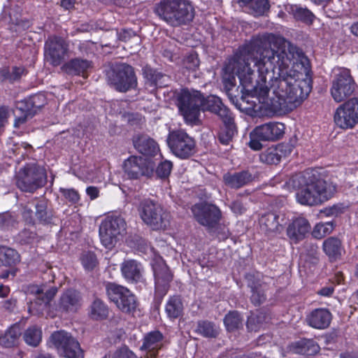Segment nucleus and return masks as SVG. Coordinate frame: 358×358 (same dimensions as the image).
<instances>
[{"label":"nucleus","mask_w":358,"mask_h":358,"mask_svg":"<svg viewBox=\"0 0 358 358\" xmlns=\"http://www.w3.org/2000/svg\"><path fill=\"white\" fill-rule=\"evenodd\" d=\"M172 167V162L168 160H165L158 165L156 173L159 177L166 178L171 173Z\"/></svg>","instance_id":"obj_51"},{"label":"nucleus","mask_w":358,"mask_h":358,"mask_svg":"<svg viewBox=\"0 0 358 358\" xmlns=\"http://www.w3.org/2000/svg\"><path fill=\"white\" fill-rule=\"evenodd\" d=\"M50 342L59 354L66 358L84 357L80 343L65 331L54 332L50 336Z\"/></svg>","instance_id":"obj_11"},{"label":"nucleus","mask_w":358,"mask_h":358,"mask_svg":"<svg viewBox=\"0 0 358 358\" xmlns=\"http://www.w3.org/2000/svg\"><path fill=\"white\" fill-rule=\"evenodd\" d=\"M252 135V138L250 141V148H252V150H259L262 148V143H260V141H262V140H258L257 138H256L253 134L252 133L251 134Z\"/></svg>","instance_id":"obj_63"},{"label":"nucleus","mask_w":358,"mask_h":358,"mask_svg":"<svg viewBox=\"0 0 358 358\" xmlns=\"http://www.w3.org/2000/svg\"><path fill=\"white\" fill-rule=\"evenodd\" d=\"M292 108L300 106L312 89L311 67L308 58L292 46Z\"/></svg>","instance_id":"obj_4"},{"label":"nucleus","mask_w":358,"mask_h":358,"mask_svg":"<svg viewBox=\"0 0 358 358\" xmlns=\"http://www.w3.org/2000/svg\"><path fill=\"white\" fill-rule=\"evenodd\" d=\"M151 264L155 276L156 296L162 299L169 290L173 276L162 257H155Z\"/></svg>","instance_id":"obj_17"},{"label":"nucleus","mask_w":358,"mask_h":358,"mask_svg":"<svg viewBox=\"0 0 358 358\" xmlns=\"http://www.w3.org/2000/svg\"><path fill=\"white\" fill-rule=\"evenodd\" d=\"M59 192L62 195L71 203H76L80 200L78 192L73 188H60Z\"/></svg>","instance_id":"obj_49"},{"label":"nucleus","mask_w":358,"mask_h":358,"mask_svg":"<svg viewBox=\"0 0 358 358\" xmlns=\"http://www.w3.org/2000/svg\"><path fill=\"white\" fill-rule=\"evenodd\" d=\"M9 116L10 111L8 108L5 106L0 107V129L7 123Z\"/></svg>","instance_id":"obj_59"},{"label":"nucleus","mask_w":358,"mask_h":358,"mask_svg":"<svg viewBox=\"0 0 358 358\" xmlns=\"http://www.w3.org/2000/svg\"><path fill=\"white\" fill-rule=\"evenodd\" d=\"M224 323L228 331H233L243 326V318L238 312L230 311L225 315Z\"/></svg>","instance_id":"obj_39"},{"label":"nucleus","mask_w":358,"mask_h":358,"mask_svg":"<svg viewBox=\"0 0 358 358\" xmlns=\"http://www.w3.org/2000/svg\"><path fill=\"white\" fill-rule=\"evenodd\" d=\"M19 261V255L16 250L4 247H0V266H12Z\"/></svg>","instance_id":"obj_37"},{"label":"nucleus","mask_w":358,"mask_h":358,"mask_svg":"<svg viewBox=\"0 0 358 358\" xmlns=\"http://www.w3.org/2000/svg\"><path fill=\"white\" fill-rule=\"evenodd\" d=\"M154 163L142 157L131 156L124 162V171L130 179L150 176L154 170Z\"/></svg>","instance_id":"obj_19"},{"label":"nucleus","mask_w":358,"mask_h":358,"mask_svg":"<svg viewBox=\"0 0 358 358\" xmlns=\"http://www.w3.org/2000/svg\"><path fill=\"white\" fill-rule=\"evenodd\" d=\"M224 128L222 129L219 134L220 141L224 145H228L231 141L235 134V127L234 125V118L231 115L230 122H224Z\"/></svg>","instance_id":"obj_41"},{"label":"nucleus","mask_w":358,"mask_h":358,"mask_svg":"<svg viewBox=\"0 0 358 358\" xmlns=\"http://www.w3.org/2000/svg\"><path fill=\"white\" fill-rule=\"evenodd\" d=\"M80 306V296L73 289L65 292L61 296L59 308L64 311H75Z\"/></svg>","instance_id":"obj_27"},{"label":"nucleus","mask_w":358,"mask_h":358,"mask_svg":"<svg viewBox=\"0 0 358 358\" xmlns=\"http://www.w3.org/2000/svg\"><path fill=\"white\" fill-rule=\"evenodd\" d=\"M166 313L170 319H176L180 317L183 312V304L178 296L170 297L166 304Z\"/></svg>","instance_id":"obj_33"},{"label":"nucleus","mask_w":358,"mask_h":358,"mask_svg":"<svg viewBox=\"0 0 358 358\" xmlns=\"http://www.w3.org/2000/svg\"><path fill=\"white\" fill-rule=\"evenodd\" d=\"M121 271L125 280L129 282L136 283L143 280V267L135 260L129 259L122 262Z\"/></svg>","instance_id":"obj_23"},{"label":"nucleus","mask_w":358,"mask_h":358,"mask_svg":"<svg viewBox=\"0 0 358 358\" xmlns=\"http://www.w3.org/2000/svg\"><path fill=\"white\" fill-rule=\"evenodd\" d=\"M334 120L339 128H353L358 124V99H350L339 106L334 113Z\"/></svg>","instance_id":"obj_13"},{"label":"nucleus","mask_w":358,"mask_h":358,"mask_svg":"<svg viewBox=\"0 0 358 358\" xmlns=\"http://www.w3.org/2000/svg\"><path fill=\"white\" fill-rule=\"evenodd\" d=\"M138 211L143 222L153 230H164L169 225V213L157 202L145 199L141 203Z\"/></svg>","instance_id":"obj_6"},{"label":"nucleus","mask_w":358,"mask_h":358,"mask_svg":"<svg viewBox=\"0 0 358 358\" xmlns=\"http://www.w3.org/2000/svg\"><path fill=\"white\" fill-rule=\"evenodd\" d=\"M90 66V62L86 59H74L65 64L63 68L69 74L79 75L83 73Z\"/></svg>","instance_id":"obj_35"},{"label":"nucleus","mask_w":358,"mask_h":358,"mask_svg":"<svg viewBox=\"0 0 358 358\" xmlns=\"http://www.w3.org/2000/svg\"><path fill=\"white\" fill-rule=\"evenodd\" d=\"M24 342L32 347H36L42 339L41 329L36 326L28 328L23 334Z\"/></svg>","instance_id":"obj_38"},{"label":"nucleus","mask_w":358,"mask_h":358,"mask_svg":"<svg viewBox=\"0 0 358 358\" xmlns=\"http://www.w3.org/2000/svg\"><path fill=\"white\" fill-rule=\"evenodd\" d=\"M334 229V224L331 222H320L317 224L313 231L312 236L317 239H321L329 234Z\"/></svg>","instance_id":"obj_42"},{"label":"nucleus","mask_w":358,"mask_h":358,"mask_svg":"<svg viewBox=\"0 0 358 358\" xmlns=\"http://www.w3.org/2000/svg\"><path fill=\"white\" fill-rule=\"evenodd\" d=\"M21 335L20 327L14 325L0 336V345L5 348H11L17 344Z\"/></svg>","instance_id":"obj_34"},{"label":"nucleus","mask_w":358,"mask_h":358,"mask_svg":"<svg viewBox=\"0 0 358 358\" xmlns=\"http://www.w3.org/2000/svg\"><path fill=\"white\" fill-rule=\"evenodd\" d=\"M109 310L108 306L101 300L95 299L90 308V316L93 320H103L108 315Z\"/></svg>","instance_id":"obj_36"},{"label":"nucleus","mask_w":358,"mask_h":358,"mask_svg":"<svg viewBox=\"0 0 358 358\" xmlns=\"http://www.w3.org/2000/svg\"><path fill=\"white\" fill-rule=\"evenodd\" d=\"M343 208L341 205H334L325 208L322 213L327 217H336L343 212Z\"/></svg>","instance_id":"obj_55"},{"label":"nucleus","mask_w":358,"mask_h":358,"mask_svg":"<svg viewBox=\"0 0 358 358\" xmlns=\"http://www.w3.org/2000/svg\"><path fill=\"white\" fill-rule=\"evenodd\" d=\"M186 66L189 69H195L199 65V60L195 54L189 55L186 59Z\"/></svg>","instance_id":"obj_58"},{"label":"nucleus","mask_w":358,"mask_h":358,"mask_svg":"<svg viewBox=\"0 0 358 358\" xmlns=\"http://www.w3.org/2000/svg\"><path fill=\"white\" fill-rule=\"evenodd\" d=\"M332 320V315L326 308H316L306 317L307 324L316 329H327Z\"/></svg>","instance_id":"obj_22"},{"label":"nucleus","mask_w":358,"mask_h":358,"mask_svg":"<svg viewBox=\"0 0 358 358\" xmlns=\"http://www.w3.org/2000/svg\"><path fill=\"white\" fill-rule=\"evenodd\" d=\"M319 351V345L312 339L299 338L292 343V352L306 355H314Z\"/></svg>","instance_id":"obj_28"},{"label":"nucleus","mask_w":358,"mask_h":358,"mask_svg":"<svg viewBox=\"0 0 358 358\" xmlns=\"http://www.w3.org/2000/svg\"><path fill=\"white\" fill-rule=\"evenodd\" d=\"M285 124L278 122H270L257 126L253 130L254 136L262 141H275L285 134Z\"/></svg>","instance_id":"obj_21"},{"label":"nucleus","mask_w":358,"mask_h":358,"mask_svg":"<svg viewBox=\"0 0 358 358\" xmlns=\"http://www.w3.org/2000/svg\"><path fill=\"white\" fill-rule=\"evenodd\" d=\"M86 193L90 196L91 200H94L99 197V189L96 187L90 186L86 189Z\"/></svg>","instance_id":"obj_62"},{"label":"nucleus","mask_w":358,"mask_h":358,"mask_svg":"<svg viewBox=\"0 0 358 358\" xmlns=\"http://www.w3.org/2000/svg\"><path fill=\"white\" fill-rule=\"evenodd\" d=\"M276 41L274 35L267 37L253 38L249 44L245 45L234 58L229 60L224 67V79L228 74V80L231 85L235 81V76L239 78L241 84L246 87L252 81L254 71L251 69V62L257 68L260 81L266 82V76L274 69L275 50L271 43Z\"/></svg>","instance_id":"obj_1"},{"label":"nucleus","mask_w":358,"mask_h":358,"mask_svg":"<svg viewBox=\"0 0 358 358\" xmlns=\"http://www.w3.org/2000/svg\"><path fill=\"white\" fill-rule=\"evenodd\" d=\"M35 215L37 218L44 222H48L50 220V215L47 212V206L44 201H40L35 206Z\"/></svg>","instance_id":"obj_48"},{"label":"nucleus","mask_w":358,"mask_h":358,"mask_svg":"<svg viewBox=\"0 0 358 358\" xmlns=\"http://www.w3.org/2000/svg\"><path fill=\"white\" fill-rule=\"evenodd\" d=\"M155 11L172 26L186 24L194 17V7L188 0H162L156 5Z\"/></svg>","instance_id":"obj_5"},{"label":"nucleus","mask_w":358,"mask_h":358,"mask_svg":"<svg viewBox=\"0 0 358 358\" xmlns=\"http://www.w3.org/2000/svg\"><path fill=\"white\" fill-rule=\"evenodd\" d=\"M334 292V287L332 286H326L322 287L317 292V294L323 296H329Z\"/></svg>","instance_id":"obj_64"},{"label":"nucleus","mask_w":358,"mask_h":358,"mask_svg":"<svg viewBox=\"0 0 358 358\" xmlns=\"http://www.w3.org/2000/svg\"><path fill=\"white\" fill-rule=\"evenodd\" d=\"M113 358H136V357L127 346H122L113 352Z\"/></svg>","instance_id":"obj_54"},{"label":"nucleus","mask_w":358,"mask_h":358,"mask_svg":"<svg viewBox=\"0 0 358 358\" xmlns=\"http://www.w3.org/2000/svg\"><path fill=\"white\" fill-rule=\"evenodd\" d=\"M275 148L277 152H278V157L280 160L291 153V145L288 143L278 144Z\"/></svg>","instance_id":"obj_56"},{"label":"nucleus","mask_w":358,"mask_h":358,"mask_svg":"<svg viewBox=\"0 0 358 358\" xmlns=\"http://www.w3.org/2000/svg\"><path fill=\"white\" fill-rule=\"evenodd\" d=\"M230 208L236 215H241L245 210L243 203L239 201L232 202Z\"/></svg>","instance_id":"obj_60"},{"label":"nucleus","mask_w":358,"mask_h":358,"mask_svg":"<svg viewBox=\"0 0 358 358\" xmlns=\"http://www.w3.org/2000/svg\"><path fill=\"white\" fill-rule=\"evenodd\" d=\"M144 75L148 85L151 87H166L170 82V78L168 76L151 69H145Z\"/></svg>","instance_id":"obj_31"},{"label":"nucleus","mask_w":358,"mask_h":358,"mask_svg":"<svg viewBox=\"0 0 358 358\" xmlns=\"http://www.w3.org/2000/svg\"><path fill=\"white\" fill-rule=\"evenodd\" d=\"M192 212L199 223L209 228L214 227L222 216L220 210L216 206L208 203L194 205Z\"/></svg>","instance_id":"obj_20"},{"label":"nucleus","mask_w":358,"mask_h":358,"mask_svg":"<svg viewBox=\"0 0 358 358\" xmlns=\"http://www.w3.org/2000/svg\"><path fill=\"white\" fill-rule=\"evenodd\" d=\"M22 216L27 222L30 224L34 223V212L29 206H26L24 207Z\"/></svg>","instance_id":"obj_61"},{"label":"nucleus","mask_w":358,"mask_h":358,"mask_svg":"<svg viewBox=\"0 0 358 358\" xmlns=\"http://www.w3.org/2000/svg\"><path fill=\"white\" fill-rule=\"evenodd\" d=\"M45 182V170L34 164H27L17 175V186L24 192H32L43 186Z\"/></svg>","instance_id":"obj_9"},{"label":"nucleus","mask_w":358,"mask_h":358,"mask_svg":"<svg viewBox=\"0 0 358 358\" xmlns=\"http://www.w3.org/2000/svg\"><path fill=\"white\" fill-rule=\"evenodd\" d=\"M196 331L199 334L207 338H215L219 334L218 327L208 321L199 322Z\"/></svg>","instance_id":"obj_40"},{"label":"nucleus","mask_w":358,"mask_h":358,"mask_svg":"<svg viewBox=\"0 0 358 358\" xmlns=\"http://www.w3.org/2000/svg\"><path fill=\"white\" fill-rule=\"evenodd\" d=\"M260 160L267 164H276L280 162L278 157V152L274 147L266 150L260 155Z\"/></svg>","instance_id":"obj_44"},{"label":"nucleus","mask_w":358,"mask_h":358,"mask_svg":"<svg viewBox=\"0 0 358 358\" xmlns=\"http://www.w3.org/2000/svg\"><path fill=\"white\" fill-rule=\"evenodd\" d=\"M24 69L23 67H13L12 71L4 70L3 76L4 79L9 80L10 81H15L20 78L24 73Z\"/></svg>","instance_id":"obj_53"},{"label":"nucleus","mask_w":358,"mask_h":358,"mask_svg":"<svg viewBox=\"0 0 358 358\" xmlns=\"http://www.w3.org/2000/svg\"><path fill=\"white\" fill-rule=\"evenodd\" d=\"M167 143L171 152L180 159H187L195 152V141L182 129L170 132Z\"/></svg>","instance_id":"obj_10"},{"label":"nucleus","mask_w":358,"mask_h":358,"mask_svg":"<svg viewBox=\"0 0 358 358\" xmlns=\"http://www.w3.org/2000/svg\"><path fill=\"white\" fill-rule=\"evenodd\" d=\"M110 81L119 92H127L137 85L134 69L126 64L117 66L109 76Z\"/></svg>","instance_id":"obj_16"},{"label":"nucleus","mask_w":358,"mask_h":358,"mask_svg":"<svg viewBox=\"0 0 358 358\" xmlns=\"http://www.w3.org/2000/svg\"><path fill=\"white\" fill-rule=\"evenodd\" d=\"M278 215L273 213H268L263 215L259 219L261 229L265 233L280 231V229L285 223H280L278 220Z\"/></svg>","instance_id":"obj_30"},{"label":"nucleus","mask_w":358,"mask_h":358,"mask_svg":"<svg viewBox=\"0 0 358 358\" xmlns=\"http://www.w3.org/2000/svg\"><path fill=\"white\" fill-rule=\"evenodd\" d=\"M276 99L271 104L272 110L268 115H282L291 111V85L289 76L281 78L275 91Z\"/></svg>","instance_id":"obj_15"},{"label":"nucleus","mask_w":358,"mask_h":358,"mask_svg":"<svg viewBox=\"0 0 358 358\" xmlns=\"http://www.w3.org/2000/svg\"><path fill=\"white\" fill-rule=\"evenodd\" d=\"M177 105L186 122L196 124L201 111L209 110L217 114L223 122H230L231 111L214 95L204 98L198 91L182 90L178 94Z\"/></svg>","instance_id":"obj_3"},{"label":"nucleus","mask_w":358,"mask_h":358,"mask_svg":"<svg viewBox=\"0 0 358 358\" xmlns=\"http://www.w3.org/2000/svg\"><path fill=\"white\" fill-rule=\"evenodd\" d=\"M253 179V176L248 171L227 173L223 176L224 184L234 189H238L246 185L252 181Z\"/></svg>","instance_id":"obj_26"},{"label":"nucleus","mask_w":358,"mask_h":358,"mask_svg":"<svg viewBox=\"0 0 358 358\" xmlns=\"http://www.w3.org/2000/svg\"><path fill=\"white\" fill-rule=\"evenodd\" d=\"M162 334L155 331L148 334L145 338L141 350L147 351L144 358H157L158 350L161 348Z\"/></svg>","instance_id":"obj_25"},{"label":"nucleus","mask_w":358,"mask_h":358,"mask_svg":"<svg viewBox=\"0 0 358 358\" xmlns=\"http://www.w3.org/2000/svg\"><path fill=\"white\" fill-rule=\"evenodd\" d=\"M13 217L9 213H0V228L6 229L14 222Z\"/></svg>","instance_id":"obj_57"},{"label":"nucleus","mask_w":358,"mask_h":358,"mask_svg":"<svg viewBox=\"0 0 358 358\" xmlns=\"http://www.w3.org/2000/svg\"><path fill=\"white\" fill-rule=\"evenodd\" d=\"M252 290L251 301L255 306H259L266 300L264 289L260 285L250 284Z\"/></svg>","instance_id":"obj_46"},{"label":"nucleus","mask_w":358,"mask_h":358,"mask_svg":"<svg viewBox=\"0 0 358 358\" xmlns=\"http://www.w3.org/2000/svg\"><path fill=\"white\" fill-rule=\"evenodd\" d=\"M323 250L331 260H336L341 255V243L339 239L330 237L323 243Z\"/></svg>","instance_id":"obj_32"},{"label":"nucleus","mask_w":358,"mask_h":358,"mask_svg":"<svg viewBox=\"0 0 358 358\" xmlns=\"http://www.w3.org/2000/svg\"><path fill=\"white\" fill-rule=\"evenodd\" d=\"M106 289L108 299L122 312L130 313L136 308V296L127 287L115 283H108Z\"/></svg>","instance_id":"obj_12"},{"label":"nucleus","mask_w":358,"mask_h":358,"mask_svg":"<svg viewBox=\"0 0 358 358\" xmlns=\"http://www.w3.org/2000/svg\"><path fill=\"white\" fill-rule=\"evenodd\" d=\"M263 317L262 315H251L247 321V327L250 331H257L262 324Z\"/></svg>","instance_id":"obj_50"},{"label":"nucleus","mask_w":358,"mask_h":358,"mask_svg":"<svg viewBox=\"0 0 358 358\" xmlns=\"http://www.w3.org/2000/svg\"><path fill=\"white\" fill-rule=\"evenodd\" d=\"M126 226V222L121 216L111 215L106 217L99 230L102 245L106 248H113L124 235Z\"/></svg>","instance_id":"obj_7"},{"label":"nucleus","mask_w":358,"mask_h":358,"mask_svg":"<svg viewBox=\"0 0 358 358\" xmlns=\"http://www.w3.org/2000/svg\"><path fill=\"white\" fill-rule=\"evenodd\" d=\"M133 143L134 148L145 156H155L159 150L157 143L146 134L134 136Z\"/></svg>","instance_id":"obj_24"},{"label":"nucleus","mask_w":358,"mask_h":358,"mask_svg":"<svg viewBox=\"0 0 358 358\" xmlns=\"http://www.w3.org/2000/svg\"><path fill=\"white\" fill-rule=\"evenodd\" d=\"M269 8L268 0H252L250 6L251 12L255 16L264 15Z\"/></svg>","instance_id":"obj_43"},{"label":"nucleus","mask_w":358,"mask_h":358,"mask_svg":"<svg viewBox=\"0 0 358 358\" xmlns=\"http://www.w3.org/2000/svg\"><path fill=\"white\" fill-rule=\"evenodd\" d=\"M294 16L296 20H301L308 24H311L315 18L312 12L307 8L301 7H296Z\"/></svg>","instance_id":"obj_45"},{"label":"nucleus","mask_w":358,"mask_h":358,"mask_svg":"<svg viewBox=\"0 0 358 358\" xmlns=\"http://www.w3.org/2000/svg\"><path fill=\"white\" fill-rule=\"evenodd\" d=\"M35 239L36 233L29 229H24L18 234V241L22 243H31Z\"/></svg>","instance_id":"obj_52"},{"label":"nucleus","mask_w":358,"mask_h":358,"mask_svg":"<svg viewBox=\"0 0 358 358\" xmlns=\"http://www.w3.org/2000/svg\"><path fill=\"white\" fill-rule=\"evenodd\" d=\"M292 189L296 202L306 206H320L336 192V185L322 168L308 169L292 176Z\"/></svg>","instance_id":"obj_2"},{"label":"nucleus","mask_w":358,"mask_h":358,"mask_svg":"<svg viewBox=\"0 0 358 358\" xmlns=\"http://www.w3.org/2000/svg\"><path fill=\"white\" fill-rule=\"evenodd\" d=\"M27 292L36 296L35 301L31 302L29 310L34 314L41 313L57 292L55 286L48 288L47 286L31 285L27 288Z\"/></svg>","instance_id":"obj_18"},{"label":"nucleus","mask_w":358,"mask_h":358,"mask_svg":"<svg viewBox=\"0 0 358 358\" xmlns=\"http://www.w3.org/2000/svg\"><path fill=\"white\" fill-rule=\"evenodd\" d=\"M310 230L308 221L303 217H298L292 220V242L303 239Z\"/></svg>","instance_id":"obj_29"},{"label":"nucleus","mask_w":358,"mask_h":358,"mask_svg":"<svg viewBox=\"0 0 358 358\" xmlns=\"http://www.w3.org/2000/svg\"><path fill=\"white\" fill-rule=\"evenodd\" d=\"M80 259L83 267L88 271L92 270L97 264L96 257L92 252H84Z\"/></svg>","instance_id":"obj_47"},{"label":"nucleus","mask_w":358,"mask_h":358,"mask_svg":"<svg viewBox=\"0 0 358 358\" xmlns=\"http://www.w3.org/2000/svg\"><path fill=\"white\" fill-rule=\"evenodd\" d=\"M331 83L330 93L337 103L349 97L355 88L350 71L345 68L336 67L333 69Z\"/></svg>","instance_id":"obj_8"},{"label":"nucleus","mask_w":358,"mask_h":358,"mask_svg":"<svg viewBox=\"0 0 358 358\" xmlns=\"http://www.w3.org/2000/svg\"><path fill=\"white\" fill-rule=\"evenodd\" d=\"M45 59L51 65H60L69 56V45L62 37L50 36L44 47Z\"/></svg>","instance_id":"obj_14"}]
</instances>
